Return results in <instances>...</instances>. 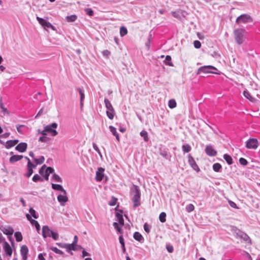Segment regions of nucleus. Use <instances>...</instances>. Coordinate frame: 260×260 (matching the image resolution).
Listing matches in <instances>:
<instances>
[{
	"label": "nucleus",
	"mask_w": 260,
	"mask_h": 260,
	"mask_svg": "<svg viewBox=\"0 0 260 260\" xmlns=\"http://www.w3.org/2000/svg\"><path fill=\"white\" fill-rule=\"evenodd\" d=\"M58 124L55 122L47 125L40 133L43 136H46L47 133H49L52 136L54 137L58 135V132L55 130Z\"/></svg>",
	"instance_id": "1"
},
{
	"label": "nucleus",
	"mask_w": 260,
	"mask_h": 260,
	"mask_svg": "<svg viewBox=\"0 0 260 260\" xmlns=\"http://www.w3.org/2000/svg\"><path fill=\"white\" fill-rule=\"evenodd\" d=\"M134 195L132 198V201L133 202V206L134 208H135L137 207H138L140 205V197H141V192L138 186L137 185H134Z\"/></svg>",
	"instance_id": "2"
},
{
	"label": "nucleus",
	"mask_w": 260,
	"mask_h": 260,
	"mask_svg": "<svg viewBox=\"0 0 260 260\" xmlns=\"http://www.w3.org/2000/svg\"><path fill=\"white\" fill-rule=\"evenodd\" d=\"M54 170L51 167L46 168V166L44 165L39 170V173L43 176L44 177L46 180L49 179V176L50 174L54 172Z\"/></svg>",
	"instance_id": "3"
},
{
	"label": "nucleus",
	"mask_w": 260,
	"mask_h": 260,
	"mask_svg": "<svg viewBox=\"0 0 260 260\" xmlns=\"http://www.w3.org/2000/svg\"><path fill=\"white\" fill-rule=\"evenodd\" d=\"M244 32L245 30L242 28L236 29L234 31L236 42L239 45L242 44L244 41Z\"/></svg>",
	"instance_id": "4"
},
{
	"label": "nucleus",
	"mask_w": 260,
	"mask_h": 260,
	"mask_svg": "<svg viewBox=\"0 0 260 260\" xmlns=\"http://www.w3.org/2000/svg\"><path fill=\"white\" fill-rule=\"evenodd\" d=\"M217 70V69L212 66H204L201 67L199 68L198 70L197 74H200L201 73L203 74H208V73H214L216 74V73L214 72L212 70Z\"/></svg>",
	"instance_id": "5"
},
{
	"label": "nucleus",
	"mask_w": 260,
	"mask_h": 260,
	"mask_svg": "<svg viewBox=\"0 0 260 260\" xmlns=\"http://www.w3.org/2000/svg\"><path fill=\"white\" fill-rule=\"evenodd\" d=\"M252 21V18L249 15L247 14L241 15L240 16L237 17L236 21V22L238 23H247L248 22H251Z\"/></svg>",
	"instance_id": "6"
},
{
	"label": "nucleus",
	"mask_w": 260,
	"mask_h": 260,
	"mask_svg": "<svg viewBox=\"0 0 260 260\" xmlns=\"http://www.w3.org/2000/svg\"><path fill=\"white\" fill-rule=\"evenodd\" d=\"M36 18L39 23L43 26L44 28H51L54 30V27L47 20L38 16H37Z\"/></svg>",
	"instance_id": "7"
},
{
	"label": "nucleus",
	"mask_w": 260,
	"mask_h": 260,
	"mask_svg": "<svg viewBox=\"0 0 260 260\" xmlns=\"http://www.w3.org/2000/svg\"><path fill=\"white\" fill-rule=\"evenodd\" d=\"M258 145V142L256 139H250L247 142L246 147L248 149H256Z\"/></svg>",
	"instance_id": "8"
},
{
	"label": "nucleus",
	"mask_w": 260,
	"mask_h": 260,
	"mask_svg": "<svg viewBox=\"0 0 260 260\" xmlns=\"http://www.w3.org/2000/svg\"><path fill=\"white\" fill-rule=\"evenodd\" d=\"M188 161L190 167L195 171L199 172L200 171V168L196 164L194 158L191 156L190 154L188 155Z\"/></svg>",
	"instance_id": "9"
},
{
	"label": "nucleus",
	"mask_w": 260,
	"mask_h": 260,
	"mask_svg": "<svg viewBox=\"0 0 260 260\" xmlns=\"http://www.w3.org/2000/svg\"><path fill=\"white\" fill-rule=\"evenodd\" d=\"M52 231H53L51 230L48 226L44 225L42 227V236L43 238L50 237Z\"/></svg>",
	"instance_id": "10"
},
{
	"label": "nucleus",
	"mask_w": 260,
	"mask_h": 260,
	"mask_svg": "<svg viewBox=\"0 0 260 260\" xmlns=\"http://www.w3.org/2000/svg\"><path fill=\"white\" fill-rule=\"evenodd\" d=\"M205 152L208 155L210 156H214L217 154L216 151L211 145L206 146Z\"/></svg>",
	"instance_id": "11"
},
{
	"label": "nucleus",
	"mask_w": 260,
	"mask_h": 260,
	"mask_svg": "<svg viewBox=\"0 0 260 260\" xmlns=\"http://www.w3.org/2000/svg\"><path fill=\"white\" fill-rule=\"evenodd\" d=\"M67 191H66L65 193H63V194H60L57 196V200L62 206L64 205V203H66L68 201V198L67 196Z\"/></svg>",
	"instance_id": "12"
},
{
	"label": "nucleus",
	"mask_w": 260,
	"mask_h": 260,
	"mask_svg": "<svg viewBox=\"0 0 260 260\" xmlns=\"http://www.w3.org/2000/svg\"><path fill=\"white\" fill-rule=\"evenodd\" d=\"M28 249L27 246L23 245L21 247L20 254L23 260H27Z\"/></svg>",
	"instance_id": "13"
},
{
	"label": "nucleus",
	"mask_w": 260,
	"mask_h": 260,
	"mask_svg": "<svg viewBox=\"0 0 260 260\" xmlns=\"http://www.w3.org/2000/svg\"><path fill=\"white\" fill-rule=\"evenodd\" d=\"M3 246L6 254L11 256L12 254V249L9 244L7 242H4V243L3 244Z\"/></svg>",
	"instance_id": "14"
},
{
	"label": "nucleus",
	"mask_w": 260,
	"mask_h": 260,
	"mask_svg": "<svg viewBox=\"0 0 260 260\" xmlns=\"http://www.w3.org/2000/svg\"><path fill=\"white\" fill-rule=\"evenodd\" d=\"M104 169L102 168H99L98 171L96 172L95 179L97 181H101L102 180L104 177Z\"/></svg>",
	"instance_id": "15"
},
{
	"label": "nucleus",
	"mask_w": 260,
	"mask_h": 260,
	"mask_svg": "<svg viewBox=\"0 0 260 260\" xmlns=\"http://www.w3.org/2000/svg\"><path fill=\"white\" fill-rule=\"evenodd\" d=\"M26 216L27 219L30 221L31 224L35 226L37 230L38 231H39L40 230V224L38 223V222L35 219H32L31 218V215H30L28 214H27L26 215Z\"/></svg>",
	"instance_id": "16"
},
{
	"label": "nucleus",
	"mask_w": 260,
	"mask_h": 260,
	"mask_svg": "<svg viewBox=\"0 0 260 260\" xmlns=\"http://www.w3.org/2000/svg\"><path fill=\"white\" fill-rule=\"evenodd\" d=\"M27 144L24 142H21L19 143L16 147V150L20 152H24L26 151L27 148Z\"/></svg>",
	"instance_id": "17"
},
{
	"label": "nucleus",
	"mask_w": 260,
	"mask_h": 260,
	"mask_svg": "<svg viewBox=\"0 0 260 260\" xmlns=\"http://www.w3.org/2000/svg\"><path fill=\"white\" fill-rule=\"evenodd\" d=\"M1 231L4 233V234L7 235H12L14 232V230L10 226H2L1 228Z\"/></svg>",
	"instance_id": "18"
},
{
	"label": "nucleus",
	"mask_w": 260,
	"mask_h": 260,
	"mask_svg": "<svg viewBox=\"0 0 260 260\" xmlns=\"http://www.w3.org/2000/svg\"><path fill=\"white\" fill-rule=\"evenodd\" d=\"M0 112L3 114V116H9L10 115V112L5 107L4 103L1 101L0 102Z\"/></svg>",
	"instance_id": "19"
},
{
	"label": "nucleus",
	"mask_w": 260,
	"mask_h": 260,
	"mask_svg": "<svg viewBox=\"0 0 260 260\" xmlns=\"http://www.w3.org/2000/svg\"><path fill=\"white\" fill-rule=\"evenodd\" d=\"M77 90L80 95V107L82 108L83 106V100L85 98L84 90L81 88H78Z\"/></svg>",
	"instance_id": "20"
},
{
	"label": "nucleus",
	"mask_w": 260,
	"mask_h": 260,
	"mask_svg": "<svg viewBox=\"0 0 260 260\" xmlns=\"http://www.w3.org/2000/svg\"><path fill=\"white\" fill-rule=\"evenodd\" d=\"M133 237L136 240L140 242V243H143L144 242V239L143 237L138 232L134 233Z\"/></svg>",
	"instance_id": "21"
},
{
	"label": "nucleus",
	"mask_w": 260,
	"mask_h": 260,
	"mask_svg": "<svg viewBox=\"0 0 260 260\" xmlns=\"http://www.w3.org/2000/svg\"><path fill=\"white\" fill-rule=\"evenodd\" d=\"M109 130L112 133L113 135H114L116 137V140L119 142L120 141V138L116 131V128L111 125L109 126Z\"/></svg>",
	"instance_id": "22"
},
{
	"label": "nucleus",
	"mask_w": 260,
	"mask_h": 260,
	"mask_svg": "<svg viewBox=\"0 0 260 260\" xmlns=\"http://www.w3.org/2000/svg\"><path fill=\"white\" fill-rule=\"evenodd\" d=\"M52 188L54 190L61 191L62 193H66V190L60 184L52 183Z\"/></svg>",
	"instance_id": "23"
},
{
	"label": "nucleus",
	"mask_w": 260,
	"mask_h": 260,
	"mask_svg": "<svg viewBox=\"0 0 260 260\" xmlns=\"http://www.w3.org/2000/svg\"><path fill=\"white\" fill-rule=\"evenodd\" d=\"M23 158V156L22 155H14L13 156H12L10 158V162H11V163H14L15 162H16L18 160H21L22 158Z\"/></svg>",
	"instance_id": "24"
},
{
	"label": "nucleus",
	"mask_w": 260,
	"mask_h": 260,
	"mask_svg": "<svg viewBox=\"0 0 260 260\" xmlns=\"http://www.w3.org/2000/svg\"><path fill=\"white\" fill-rule=\"evenodd\" d=\"M116 217L117 218V220L121 225H124V219L122 216V215L120 213H117L116 214Z\"/></svg>",
	"instance_id": "25"
},
{
	"label": "nucleus",
	"mask_w": 260,
	"mask_h": 260,
	"mask_svg": "<svg viewBox=\"0 0 260 260\" xmlns=\"http://www.w3.org/2000/svg\"><path fill=\"white\" fill-rule=\"evenodd\" d=\"M221 165L219 163H215L213 165V170L216 172H221Z\"/></svg>",
	"instance_id": "26"
},
{
	"label": "nucleus",
	"mask_w": 260,
	"mask_h": 260,
	"mask_svg": "<svg viewBox=\"0 0 260 260\" xmlns=\"http://www.w3.org/2000/svg\"><path fill=\"white\" fill-rule=\"evenodd\" d=\"M182 149L184 153H188L191 151V147L189 144H186L182 145Z\"/></svg>",
	"instance_id": "27"
},
{
	"label": "nucleus",
	"mask_w": 260,
	"mask_h": 260,
	"mask_svg": "<svg viewBox=\"0 0 260 260\" xmlns=\"http://www.w3.org/2000/svg\"><path fill=\"white\" fill-rule=\"evenodd\" d=\"M223 158L224 159V160L226 161L228 165L232 164L233 159L230 155L227 154H225L223 155Z\"/></svg>",
	"instance_id": "28"
},
{
	"label": "nucleus",
	"mask_w": 260,
	"mask_h": 260,
	"mask_svg": "<svg viewBox=\"0 0 260 260\" xmlns=\"http://www.w3.org/2000/svg\"><path fill=\"white\" fill-rule=\"evenodd\" d=\"M104 103H105V106H106V108H107V110H112V109H114L111 103L107 99H105Z\"/></svg>",
	"instance_id": "29"
},
{
	"label": "nucleus",
	"mask_w": 260,
	"mask_h": 260,
	"mask_svg": "<svg viewBox=\"0 0 260 260\" xmlns=\"http://www.w3.org/2000/svg\"><path fill=\"white\" fill-rule=\"evenodd\" d=\"M77 19L76 15H72L66 17V20L68 22H72L75 21Z\"/></svg>",
	"instance_id": "30"
},
{
	"label": "nucleus",
	"mask_w": 260,
	"mask_h": 260,
	"mask_svg": "<svg viewBox=\"0 0 260 260\" xmlns=\"http://www.w3.org/2000/svg\"><path fill=\"white\" fill-rule=\"evenodd\" d=\"M107 116L110 119H113L114 117L115 112L114 109L112 110H108L106 111Z\"/></svg>",
	"instance_id": "31"
},
{
	"label": "nucleus",
	"mask_w": 260,
	"mask_h": 260,
	"mask_svg": "<svg viewBox=\"0 0 260 260\" xmlns=\"http://www.w3.org/2000/svg\"><path fill=\"white\" fill-rule=\"evenodd\" d=\"M171 61V57L170 55H167L165 60H164L165 63L169 66L173 67V64Z\"/></svg>",
	"instance_id": "32"
},
{
	"label": "nucleus",
	"mask_w": 260,
	"mask_h": 260,
	"mask_svg": "<svg viewBox=\"0 0 260 260\" xmlns=\"http://www.w3.org/2000/svg\"><path fill=\"white\" fill-rule=\"evenodd\" d=\"M14 236L16 238V240L17 242H20L22 240V236L20 232H16L14 234Z\"/></svg>",
	"instance_id": "33"
},
{
	"label": "nucleus",
	"mask_w": 260,
	"mask_h": 260,
	"mask_svg": "<svg viewBox=\"0 0 260 260\" xmlns=\"http://www.w3.org/2000/svg\"><path fill=\"white\" fill-rule=\"evenodd\" d=\"M127 34V28L122 26H121L120 28V35L121 37H123L125 36Z\"/></svg>",
	"instance_id": "34"
},
{
	"label": "nucleus",
	"mask_w": 260,
	"mask_h": 260,
	"mask_svg": "<svg viewBox=\"0 0 260 260\" xmlns=\"http://www.w3.org/2000/svg\"><path fill=\"white\" fill-rule=\"evenodd\" d=\"M176 105H177L176 102L175 100L171 99V100H169V103H168V106L170 108L173 109V108H175L176 107Z\"/></svg>",
	"instance_id": "35"
},
{
	"label": "nucleus",
	"mask_w": 260,
	"mask_h": 260,
	"mask_svg": "<svg viewBox=\"0 0 260 260\" xmlns=\"http://www.w3.org/2000/svg\"><path fill=\"white\" fill-rule=\"evenodd\" d=\"M53 180L57 182L61 183L62 180L60 177L56 174H53L52 176Z\"/></svg>",
	"instance_id": "36"
},
{
	"label": "nucleus",
	"mask_w": 260,
	"mask_h": 260,
	"mask_svg": "<svg viewBox=\"0 0 260 260\" xmlns=\"http://www.w3.org/2000/svg\"><path fill=\"white\" fill-rule=\"evenodd\" d=\"M34 160L37 165H41L44 162L45 158L44 156H41L39 158H34Z\"/></svg>",
	"instance_id": "37"
},
{
	"label": "nucleus",
	"mask_w": 260,
	"mask_h": 260,
	"mask_svg": "<svg viewBox=\"0 0 260 260\" xmlns=\"http://www.w3.org/2000/svg\"><path fill=\"white\" fill-rule=\"evenodd\" d=\"M140 136L144 138V140L145 142L148 141L147 132L145 131H142L140 132Z\"/></svg>",
	"instance_id": "38"
},
{
	"label": "nucleus",
	"mask_w": 260,
	"mask_h": 260,
	"mask_svg": "<svg viewBox=\"0 0 260 260\" xmlns=\"http://www.w3.org/2000/svg\"><path fill=\"white\" fill-rule=\"evenodd\" d=\"M166 214L165 212H161L160 214H159V219L160 220V221L161 222H165L166 220Z\"/></svg>",
	"instance_id": "39"
},
{
	"label": "nucleus",
	"mask_w": 260,
	"mask_h": 260,
	"mask_svg": "<svg viewBox=\"0 0 260 260\" xmlns=\"http://www.w3.org/2000/svg\"><path fill=\"white\" fill-rule=\"evenodd\" d=\"M50 249L57 254L61 255L63 254V252L62 251L59 250V249L55 247H50Z\"/></svg>",
	"instance_id": "40"
},
{
	"label": "nucleus",
	"mask_w": 260,
	"mask_h": 260,
	"mask_svg": "<svg viewBox=\"0 0 260 260\" xmlns=\"http://www.w3.org/2000/svg\"><path fill=\"white\" fill-rule=\"evenodd\" d=\"M84 11L86 14L89 16H92L94 15V12L91 8H85Z\"/></svg>",
	"instance_id": "41"
},
{
	"label": "nucleus",
	"mask_w": 260,
	"mask_h": 260,
	"mask_svg": "<svg viewBox=\"0 0 260 260\" xmlns=\"http://www.w3.org/2000/svg\"><path fill=\"white\" fill-rule=\"evenodd\" d=\"M243 95L247 99H249L250 101H252L253 98L250 95V93L247 90H244V91Z\"/></svg>",
	"instance_id": "42"
},
{
	"label": "nucleus",
	"mask_w": 260,
	"mask_h": 260,
	"mask_svg": "<svg viewBox=\"0 0 260 260\" xmlns=\"http://www.w3.org/2000/svg\"><path fill=\"white\" fill-rule=\"evenodd\" d=\"M117 199L116 198L112 197L111 201L109 203V205L111 206H115L117 203Z\"/></svg>",
	"instance_id": "43"
},
{
	"label": "nucleus",
	"mask_w": 260,
	"mask_h": 260,
	"mask_svg": "<svg viewBox=\"0 0 260 260\" xmlns=\"http://www.w3.org/2000/svg\"><path fill=\"white\" fill-rule=\"evenodd\" d=\"M27 172L25 174V176L27 177V178H29L32 174L34 171L33 170L29 167H27Z\"/></svg>",
	"instance_id": "44"
},
{
	"label": "nucleus",
	"mask_w": 260,
	"mask_h": 260,
	"mask_svg": "<svg viewBox=\"0 0 260 260\" xmlns=\"http://www.w3.org/2000/svg\"><path fill=\"white\" fill-rule=\"evenodd\" d=\"M92 146H93V148L94 149V150H95L98 153V154H99L100 157L101 158H102V154L99 147L96 145V144L95 143H93L92 144Z\"/></svg>",
	"instance_id": "45"
},
{
	"label": "nucleus",
	"mask_w": 260,
	"mask_h": 260,
	"mask_svg": "<svg viewBox=\"0 0 260 260\" xmlns=\"http://www.w3.org/2000/svg\"><path fill=\"white\" fill-rule=\"evenodd\" d=\"M32 180L34 182H37L38 181H40V180L41 181H43V179H42L41 178V177L39 175H38V174H35L33 176V177L32 178Z\"/></svg>",
	"instance_id": "46"
},
{
	"label": "nucleus",
	"mask_w": 260,
	"mask_h": 260,
	"mask_svg": "<svg viewBox=\"0 0 260 260\" xmlns=\"http://www.w3.org/2000/svg\"><path fill=\"white\" fill-rule=\"evenodd\" d=\"M29 212L31 214V216L34 218L37 219L38 218V216L36 214V211L33 208H30Z\"/></svg>",
	"instance_id": "47"
},
{
	"label": "nucleus",
	"mask_w": 260,
	"mask_h": 260,
	"mask_svg": "<svg viewBox=\"0 0 260 260\" xmlns=\"http://www.w3.org/2000/svg\"><path fill=\"white\" fill-rule=\"evenodd\" d=\"M50 237H52L54 240H57L59 238V235L57 232L52 231Z\"/></svg>",
	"instance_id": "48"
},
{
	"label": "nucleus",
	"mask_w": 260,
	"mask_h": 260,
	"mask_svg": "<svg viewBox=\"0 0 260 260\" xmlns=\"http://www.w3.org/2000/svg\"><path fill=\"white\" fill-rule=\"evenodd\" d=\"M144 229L147 233H149L150 231V226L147 223H145L144 224Z\"/></svg>",
	"instance_id": "49"
},
{
	"label": "nucleus",
	"mask_w": 260,
	"mask_h": 260,
	"mask_svg": "<svg viewBox=\"0 0 260 260\" xmlns=\"http://www.w3.org/2000/svg\"><path fill=\"white\" fill-rule=\"evenodd\" d=\"M113 226L114 227V228L115 229H116V230L119 233H122V230L120 228V227L118 225V224L116 222H114L113 224Z\"/></svg>",
	"instance_id": "50"
},
{
	"label": "nucleus",
	"mask_w": 260,
	"mask_h": 260,
	"mask_svg": "<svg viewBox=\"0 0 260 260\" xmlns=\"http://www.w3.org/2000/svg\"><path fill=\"white\" fill-rule=\"evenodd\" d=\"M49 140V138L45 137V136H43L42 137H40L39 139V141L42 142H47Z\"/></svg>",
	"instance_id": "51"
},
{
	"label": "nucleus",
	"mask_w": 260,
	"mask_h": 260,
	"mask_svg": "<svg viewBox=\"0 0 260 260\" xmlns=\"http://www.w3.org/2000/svg\"><path fill=\"white\" fill-rule=\"evenodd\" d=\"M166 249L169 253H172L174 251V248L173 246L170 244H167L166 245Z\"/></svg>",
	"instance_id": "52"
},
{
	"label": "nucleus",
	"mask_w": 260,
	"mask_h": 260,
	"mask_svg": "<svg viewBox=\"0 0 260 260\" xmlns=\"http://www.w3.org/2000/svg\"><path fill=\"white\" fill-rule=\"evenodd\" d=\"M194 206L191 204L187 205L186 207V210L189 212L193 211L194 210Z\"/></svg>",
	"instance_id": "53"
},
{
	"label": "nucleus",
	"mask_w": 260,
	"mask_h": 260,
	"mask_svg": "<svg viewBox=\"0 0 260 260\" xmlns=\"http://www.w3.org/2000/svg\"><path fill=\"white\" fill-rule=\"evenodd\" d=\"M13 146H14V145L13 144L12 140H9L6 142V147L7 148H10Z\"/></svg>",
	"instance_id": "54"
},
{
	"label": "nucleus",
	"mask_w": 260,
	"mask_h": 260,
	"mask_svg": "<svg viewBox=\"0 0 260 260\" xmlns=\"http://www.w3.org/2000/svg\"><path fill=\"white\" fill-rule=\"evenodd\" d=\"M239 162L241 165L243 166H246L248 164L247 160L244 158H240L239 159Z\"/></svg>",
	"instance_id": "55"
},
{
	"label": "nucleus",
	"mask_w": 260,
	"mask_h": 260,
	"mask_svg": "<svg viewBox=\"0 0 260 260\" xmlns=\"http://www.w3.org/2000/svg\"><path fill=\"white\" fill-rule=\"evenodd\" d=\"M241 237L245 241H248L250 239L249 236L245 233H242Z\"/></svg>",
	"instance_id": "56"
},
{
	"label": "nucleus",
	"mask_w": 260,
	"mask_h": 260,
	"mask_svg": "<svg viewBox=\"0 0 260 260\" xmlns=\"http://www.w3.org/2000/svg\"><path fill=\"white\" fill-rule=\"evenodd\" d=\"M194 46L196 48L199 49L201 47V44L199 41H194L193 42Z\"/></svg>",
	"instance_id": "57"
},
{
	"label": "nucleus",
	"mask_w": 260,
	"mask_h": 260,
	"mask_svg": "<svg viewBox=\"0 0 260 260\" xmlns=\"http://www.w3.org/2000/svg\"><path fill=\"white\" fill-rule=\"evenodd\" d=\"M27 167H29L32 169H35L37 167V166L33 164L31 162L29 159H28V161L27 162Z\"/></svg>",
	"instance_id": "58"
},
{
	"label": "nucleus",
	"mask_w": 260,
	"mask_h": 260,
	"mask_svg": "<svg viewBox=\"0 0 260 260\" xmlns=\"http://www.w3.org/2000/svg\"><path fill=\"white\" fill-rule=\"evenodd\" d=\"M171 13H172V15L173 16V17H174L175 18H180V15L178 12H172Z\"/></svg>",
	"instance_id": "59"
},
{
	"label": "nucleus",
	"mask_w": 260,
	"mask_h": 260,
	"mask_svg": "<svg viewBox=\"0 0 260 260\" xmlns=\"http://www.w3.org/2000/svg\"><path fill=\"white\" fill-rule=\"evenodd\" d=\"M119 242H120V244L121 245L122 247H124V245H124V239L123 238L122 236H120L119 237Z\"/></svg>",
	"instance_id": "60"
},
{
	"label": "nucleus",
	"mask_w": 260,
	"mask_h": 260,
	"mask_svg": "<svg viewBox=\"0 0 260 260\" xmlns=\"http://www.w3.org/2000/svg\"><path fill=\"white\" fill-rule=\"evenodd\" d=\"M103 56L108 57L110 54V52L108 50H105L102 52Z\"/></svg>",
	"instance_id": "61"
},
{
	"label": "nucleus",
	"mask_w": 260,
	"mask_h": 260,
	"mask_svg": "<svg viewBox=\"0 0 260 260\" xmlns=\"http://www.w3.org/2000/svg\"><path fill=\"white\" fill-rule=\"evenodd\" d=\"M229 203L230 204V205L231 206V207H232V208H235V209H238V207L237 206V205L236 204L233 202V201H230L229 202Z\"/></svg>",
	"instance_id": "62"
},
{
	"label": "nucleus",
	"mask_w": 260,
	"mask_h": 260,
	"mask_svg": "<svg viewBox=\"0 0 260 260\" xmlns=\"http://www.w3.org/2000/svg\"><path fill=\"white\" fill-rule=\"evenodd\" d=\"M56 245L58 246L60 248H65L66 246H67V244L66 243H56Z\"/></svg>",
	"instance_id": "63"
},
{
	"label": "nucleus",
	"mask_w": 260,
	"mask_h": 260,
	"mask_svg": "<svg viewBox=\"0 0 260 260\" xmlns=\"http://www.w3.org/2000/svg\"><path fill=\"white\" fill-rule=\"evenodd\" d=\"M38 259L39 260H46L45 258L44 257L43 253H40L38 255Z\"/></svg>",
	"instance_id": "64"
}]
</instances>
